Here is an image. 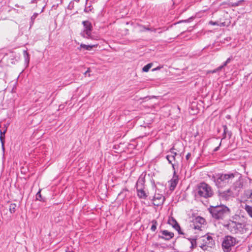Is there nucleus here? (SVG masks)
<instances>
[{"label": "nucleus", "instance_id": "f257e3e1", "mask_svg": "<svg viewBox=\"0 0 252 252\" xmlns=\"http://www.w3.org/2000/svg\"><path fill=\"white\" fill-rule=\"evenodd\" d=\"M237 175L236 173L230 172L227 174H218L217 177L215 178L214 182L218 188H223L234 182Z\"/></svg>", "mask_w": 252, "mask_h": 252}, {"label": "nucleus", "instance_id": "f03ea898", "mask_svg": "<svg viewBox=\"0 0 252 252\" xmlns=\"http://www.w3.org/2000/svg\"><path fill=\"white\" fill-rule=\"evenodd\" d=\"M208 210L212 217L218 220L224 219L230 213V209L224 205L211 206Z\"/></svg>", "mask_w": 252, "mask_h": 252}, {"label": "nucleus", "instance_id": "7ed1b4c3", "mask_svg": "<svg viewBox=\"0 0 252 252\" xmlns=\"http://www.w3.org/2000/svg\"><path fill=\"white\" fill-rule=\"evenodd\" d=\"M226 226L232 234H243L247 231L246 225L234 220H230Z\"/></svg>", "mask_w": 252, "mask_h": 252}, {"label": "nucleus", "instance_id": "20e7f679", "mask_svg": "<svg viewBox=\"0 0 252 252\" xmlns=\"http://www.w3.org/2000/svg\"><path fill=\"white\" fill-rule=\"evenodd\" d=\"M197 194L201 197L208 198L212 196L213 191L209 185L202 182L198 186Z\"/></svg>", "mask_w": 252, "mask_h": 252}, {"label": "nucleus", "instance_id": "39448f33", "mask_svg": "<svg viewBox=\"0 0 252 252\" xmlns=\"http://www.w3.org/2000/svg\"><path fill=\"white\" fill-rule=\"evenodd\" d=\"M206 225L205 220L201 217H197L193 220L192 228L199 231H202Z\"/></svg>", "mask_w": 252, "mask_h": 252}, {"label": "nucleus", "instance_id": "423d86ee", "mask_svg": "<svg viewBox=\"0 0 252 252\" xmlns=\"http://www.w3.org/2000/svg\"><path fill=\"white\" fill-rule=\"evenodd\" d=\"M82 24L84 26V29L81 33V35L84 38H92L91 31L92 30V26L91 23L88 21H83Z\"/></svg>", "mask_w": 252, "mask_h": 252}, {"label": "nucleus", "instance_id": "0eeeda50", "mask_svg": "<svg viewBox=\"0 0 252 252\" xmlns=\"http://www.w3.org/2000/svg\"><path fill=\"white\" fill-rule=\"evenodd\" d=\"M235 243L236 240L234 238L230 236H227L224 238L222 246L224 249L228 251L231 247L235 244Z\"/></svg>", "mask_w": 252, "mask_h": 252}, {"label": "nucleus", "instance_id": "6e6552de", "mask_svg": "<svg viewBox=\"0 0 252 252\" xmlns=\"http://www.w3.org/2000/svg\"><path fill=\"white\" fill-rule=\"evenodd\" d=\"M164 199V197L162 194H155L153 198V204L155 206H159L163 203Z\"/></svg>", "mask_w": 252, "mask_h": 252}, {"label": "nucleus", "instance_id": "1a4fd4ad", "mask_svg": "<svg viewBox=\"0 0 252 252\" xmlns=\"http://www.w3.org/2000/svg\"><path fill=\"white\" fill-rule=\"evenodd\" d=\"M160 233L161 235L159 236V238L165 240H169L174 236L173 232H169L166 230L160 231Z\"/></svg>", "mask_w": 252, "mask_h": 252}, {"label": "nucleus", "instance_id": "9d476101", "mask_svg": "<svg viewBox=\"0 0 252 252\" xmlns=\"http://www.w3.org/2000/svg\"><path fill=\"white\" fill-rule=\"evenodd\" d=\"M168 223L171 225L176 230L178 231V233L181 234H184L181 230L180 227L176 220L173 218H171L168 220Z\"/></svg>", "mask_w": 252, "mask_h": 252}, {"label": "nucleus", "instance_id": "9b49d317", "mask_svg": "<svg viewBox=\"0 0 252 252\" xmlns=\"http://www.w3.org/2000/svg\"><path fill=\"white\" fill-rule=\"evenodd\" d=\"M166 158L168 162L172 165L174 174H176V167L177 166V164L176 163L175 158L173 156H170L169 155H167Z\"/></svg>", "mask_w": 252, "mask_h": 252}, {"label": "nucleus", "instance_id": "f8f14e48", "mask_svg": "<svg viewBox=\"0 0 252 252\" xmlns=\"http://www.w3.org/2000/svg\"><path fill=\"white\" fill-rule=\"evenodd\" d=\"M174 174L173 178L169 182L170 185V190H173L178 183V177Z\"/></svg>", "mask_w": 252, "mask_h": 252}, {"label": "nucleus", "instance_id": "ddd939ff", "mask_svg": "<svg viewBox=\"0 0 252 252\" xmlns=\"http://www.w3.org/2000/svg\"><path fill=\"white\" fill-rule=\"evenodd\" d=\"M137 195L141 199H146L147 197V193L144 189L137 190Z\"/></svg>", "mask_w": 252, "mask_h": 252}, {"label": "nucleus", "instance_id": "4468645a", "mask_svg": "<svg viewBox=\"0 0 252 252\" xmlns=\"http://www.w3.org/2000/svg\"><path fill=\"white\" fill-rule=\"evenodd\" d=\"M97 45H86V44H80V48H78L79 50L81 49V48H84L87 50H89V51H90L94 47H97Z\"/></svg>", "mask_w": 252, "mask_h": 252}, {"label": "nucleus", "instance_id": "2eb2a0df", "mask_svg": "<svg viewBox=\"0 0 252 252\" xmlns=\"http://www.w3.org/2000/svg\"><path fill=\"white\" fill-rule=\"evenodd\" d=\"M144 181L143 179H139L136 184V190L144 189Z\"/></svg>", "mask_w": 252, "mask_h": 252}, {"label": "nucleus", "instance_id": "dca6fc26", "mask_svg": "<svg viewBox=\"0 0 252 252\" xmlns=\"http://www.w3.org/2000/svg\"><path fill=\"white\" fill-rule=\"evenodd\" d=\"M206 239H207V241H205V240H204V241H205V244L206 245H209V246H208V247H212V245H213V244L214 243V241L213 238H212V237L208 236L206 237Z\"/></svg>", "mask_w": 252, "mask_h": 252}, {"label": "nucleus", "instance_id": "f3484780", "mask_svg": "<svg viewBox=\"0 0 252 252\" xmlns=\"http://www.w3.org/2000/svg\"><path fill=\"white\" fill-rule=\"evenodd\" d=\"M235 182L234 183V188L235 189H240L243 187V183L241 182L240 180H235Z\"/></svg>", "mask_w": 252, "mask_h": 252}, {"label": "nucleus", "instance_id": "a211bd4d", "mask_svg": "<svg viewBox=\"0 0 252 252\" xmlns=\"http://www.w3.org/2000/svg\"><path fill=\"white\" fill-rule=\"evenodd\" d=\"M188 239L190 241L191 244L190 248L192 249L195 248L196 247L197 237L190 238H189Z\"/></svg>", "mask_w": 252, "mask_h": 252}, {"label": "nucleus", "instance_id": "6ab92c4d", "mask_svg": "<svg viewBox=\"0 0 252 252\" xmlns=\"http://www.w3.org/2000/svg\"><path fill=\"white\" fill-rule=\"evenodd\" d=\"M249 215L252 218V206L246 204L244 207Z\"/></svg>", "mask_w": 252, "mask_h": 252}, {"label": "nucleus", "instance_id": "aec40b11", "mask_svg": "<svg viewBox=\"0 0 252 252\" xmlns=\"http://www.w3.org/2000/svg\"><path fill=\"white\" fill-rule=\"evenodd\" d=\"M220 196L222 199L226 200L229 199L230 197V196H229V194H228L224 191H222L221 192H220Z\"/></svg>", "mask_w": 252, "mask_h": 252}, {"label": "nucleus", "instance_id": "412c9836", "mask_svg": "<svg viewBox=\"0 0 252 252\" xmlns=\"http://www.w3.org/2000/svg\"><path fill=\"white\" fill-rule=\"evenodd\" d=\"M23 55L25 58V63L28 65L30 61V57L27 50L23 51Z\"/></svg>", "mask_w": 252, "mask_h": 252}, {"label": "nucleus", "instance_id": "4be33fe9", "mask_svg": "<svg viewBox=\"0 0 252 252\" xmlns=\"http://www.w3.org/2000/svg\"><path fill=\"white\" fill-rule=\"evenodd\" d=\"M17 205L15 203H11L9 205V210L10 212L12 214L14 213L16 210Z\"/></svg>", "mask_w": 252, "mask_h": 252}, {"label": "nucleus", "instance_id": "5701e85b", "mask_svg": "<svg viewBox=\"0 0 252 252\" xmlns=\"http://www.w3.org/2000/svg\"><path fill=\"white\" fill-rule=\"evenodd\" d=\"M152 65H153L152 63H149L147 64V65H145L142 68L143 71L148 72L149 70V69L151 68Z\"/></svg>", "mask_w": 252, "mask_h": 252}, {"label": "nucleus", "instance_id": "b1692460", "mask_svg": "<svg viewBox=\"0 0 252 252\" xmlns=\"http://www.w3.org/2000/svg\"><path fill=\"white\" fill-rule=\"evenodd\" d=\"M6 132V129L3 132L1 130L0 131V140L2 145L4 144V134Z\"/></svg>", "mask_w": 252, "mask_h": 252}, {"label": "nucleus", "instance_id": "393cba45", "mask_svg": "<svg viewBox=\"0 0 252 252\" xmlns=\"http://www.w3.org/2000/svg\"><path fill=\"white\" fill-rule=\"evenodd\" d=\"M152 225L151 226V230L152 231H155L157 229V221L156 220H153L152 221Z\"/></svg>", "mask_w": 252, "mask_h": 252}, {"label": "nucleus", "instance_id": "a878e982", "mask_svg": "<svg viewBox=\"0 0 252 252\" xmlns=\"http://www.w3.org/2000/svg\"><path fill=\"white\" fill-rule=\"evenodd\" d=\"M224 132H223V137L222 139H224L226 137L227 133L229 134V137H230L231 134L229 133L228 131L227 130V128L226 126H223Z\"/></svg>", "mask_w": 252, "mask_h": 252}, {"label": "nucleus", "instance_id": "bb28decb", "mask_svg": "<svg viewBox=\"0 0 252 252\" xmlns=\"http://www.w3.org/2000/svg\"><path fill=\"white\" fill-rule=\"evenodd\" d=\"M36 199H37V200H42V197H41V193H40V191H39L36 193Z\"/></svg>", "mask_w": 252, "mask_h": 252}, {"label": "nucleus", "instance_id": "cd10ccee", "mask_svg": "<svg viewBox=\"0 0 252 252\" xmlns=\"http://www.w3.org/2000/svg\"><path fill=\"white\" fill-rule=\"evenodd\" d=\"M173 150V148H172L170 149V152L171 153V155H170V156H173L175 158V157L177 155V154L176 152H174L172 151Z\"/></svg>", "mask_w": 252, "mask_h": 252}, {"label": "nucleus", "instance_id": "c85d7f7f", "mask_svg": "<svg viewBox=\"0 0 252 252\" xmlns=\"http://www.w3.org/2000/svg\"><path fill=\"white\" fill-rule=\"evenodd\" d=\"M224 191L229 194V196H231L233 195V192L230 189H228L227 190Z\"/></svg>", "mask_w": 252, "mask_h": 252}, {"label": "nucleus", "instance_id": "c756f323", "mask_svg": "<svg viewBox=\"0 0 252 252\" xmlns=\"http://www.w3.org/2000/svg\"><path fill=\"white\" fill-rule=\"evenodd\" d=\"M225 65H224V64L220 66H219L216 70H214L213 72H216L217 71H219L221 70Z\"/></svg>", "mask_w": 252, "mask_h": 252}, {"label": "nucleus", "instance_id": "7c9ffc66", "mask_svg": "<svg viewBox=\"0 0 252 252\" xmlns=\"http://www.w3.org/2000/svg\"><path fill=\"white\" fill-rule=\"evenodd\" d=\"M230 61L231 59L230 58L227 59V60L224 63V65L226 66L228 63H230Z\"/></svg>", "mask_w": 252, "mask_h": 252}, {"label": "nucleus", "instance_id": "2f4dec72", "mask_svg": "<svg viewBox=\"0 0 252 252\" xmlns=\"http://www.w3.org/2000/svg\"><path fill=\"white\" fill-rule=\"evenodd\" d=\"M209 24L211 25H218V23L216 22H213V21H210L209 22Z\"/></svg>", "mask_w": 252, "mask_h": 252}, {"label": "nucleus", "instance_id": "473e14b6", "mask_svg": "<svg viewBox=\"0 0 252 252\" xmlns=\"http://www.w3.org/2000/svg\"><path fill=\"white\" fill-rule=\"evenodd\" d=\"M221 145V142H220L219 146L217 147L214 150V152H216L219 149V148H220V146Z\"/></svg>", "mask_w": 252, "mask_h": 252}, {"label": "nucleus", "instance_id": "72a5a7b5", "mask_svg": "<svg viewBox=\"0 0 252 252\" xmlns=\"http://www.w3.org/2000/svg\"><path fill=\"white\" fill-rule=\"evenodd\" d=\"M191 156V154L190 153H188L187 155H186V158L187 160H188L189 158Z\"/></svg>", "mask_w": 252, "mask_h": 252}, {"label": "nucleus", "instance_id": "f704fd0d", "mask_svg": "<svg viewBox=\"0 0 252 252\" xmlns=\"http://www.w3.org/2000/svg\"><path fill=\"white\" fill-rule=\"evenodd\" d=\"M38 15V13H34L32 17V19H35L37 15Z\"/></svg>", "mask_w": 252, "mask_h": 252}, {"label": "nucleus", "instance_id": "c9c22d12", "mask_svg": "<svg viewBox=\"0 0 252 252\" xmlns=\"http://www.w3.org/2000/svg\"><path fill=\"white\" fill-rule=\"evenodd\" d=\"M145 29L146 30H147V31H154V32H156V29H154L153 30H152L151 29L149 28H145Z\"/></svg>", "mask_w": 252, "mask_h": 252}, {"label": "nucleus", "instance_id": "e433bc0d", "mask_svg": "<svg viewBox=\"0 0 252 252\" xmlns=\"http://www.w3.org/2000/svg\"><path fill=\"white\" fill-rule=\"evenodd\" d=\"M90 72V69L89 68H88V69L87 70V71L84 73V75H87V74L88 73H89Z\"/></svg>", "mask_w": 252, "mask_h": 252}, {"label": "nucleus", "instance_id": "4c0bfd02", "mask_svg": "<svg viewBox=\"0 0 252 252\" xmlns=\"http://www.w3.org/2000/svg\"><path fill=\"white\" fill-rule=\"evenodd\" d=\"M160 68H161L160 67H158L157 68L153 69L152 71H155V70H158V69H160Z\"/></svg>", "mask_w": 252, "mask_h": 252}, {"label": "nucleus", "instance_id": "58836bf2", "mask_svg": "<svg viewBox=\"0 0 252 252\" xmlns=\"http://www.w3.org/2000/svg\"><path fill=\"white\" fill-rule=\"evenodd\" d=\"M250 198L251 199V202H252V190L250 194Z\"/></svg>", "mask_w": 252, "mask_h": 252}, {"label": "nucleus", "instance_id": "ea45409f", "mask_svg": "<svg viewBox=\"0 0 252 252\" xmlns=\"http://www.w3.org/2000/svg\"><path fill=\"white\" fill-rule=\"evenodd\" d=\"M37 0H32L31 1V3H34L36 2Z\"/></svg>", "mask_w": 252, "mask_h": 252}, {"label": "nucleus", "instance_id": "a19ab883", "mask_svg": "<svg viewBox=\"0 0 252 252\" xmlns=\"http://www.w3.org/2000/svg\"><path fill=\"white\" fill-rule=\"evenodd\" d=\"M75 0V1H76V2H79V0Z\"/></svg>", "mask_w": 252, "mask_h": 252}, {"label": "nucleus", "instance_id": "79ce46f5", "mask_svg": "<svg viewBox=\"0 0 252 252\" xmlns=\"http://www.w3.org/2000/svg\"><path fill=\"white\" fill-rule=\"evenodd\" d=\"M72 252V251H66V252Z\"/></svg>", "mask_w": 252, "mask_h": 252}, {"label": "nucleus", "instance_id": "37998d69", "mask_svg": "<svg viewBox=\"0 0 252 252\" xmlns=\"http://www.w3.org/2000/svg\"><path fill=\"white\" fill-rule=\"evenodd\" d=\"M236 217H239V216H236Z\"/></svg>", "mask_w": 252, "mask_h": 252}]
</instances>
